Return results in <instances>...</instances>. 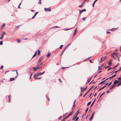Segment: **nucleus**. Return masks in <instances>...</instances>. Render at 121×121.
I'll return each mask as SVG.
<instances>
[{
    "label": "nucleus",
    "instance_id": "obj_1",
    "mask_svg": "<svg viewBox=\"0 0 121 121\" xmlns=\"http://www.w3.org/2000/svg\"><path fill=\"white\" fill-rule=\"evenodd\" d=\"M44 72L45 71H44L43 73H39L37 74H35L34 75V78H36L39 75H40L42 74H43Z\"/></svg>",
    "mask_w": 121,
    "mask_h": 121
},
{
    "label": "nucleus",
    "instance_id": "obj_2",
    "mask_svg": "<svg viewBox=\"0 0 121 121\" xmlns=\"http://www.w3.org/2000/svg\"><path fill=\"white\" fill-rule=\"evenodd\" d=\"M6 33L5 32H3L1 34V36L0 38V39H2L4 37V35Z\"/></svg>",
    "mask_w": 121,
    "mask_h": 121
},
{
    "label": "nucleus",
    "instance_id": "obj_3",
    "mask_svg": "<svg viewBox=\"0 0 121 121\" xmlns=\"http://www.w3.org/2000/svg\"><path fill=\"white\" fill-rule=\"evenodd\" d=\"M44 10L46 11H50L51 10V9L50 8H44Z\"/></svg>",
    "mask_w": 121,
    "mask_h": 121
},
{
    "label": "nucleus",
    "instance_id": "obj_4",
    "mask_svg": "<svg viewBox=\"0 0 121 121\" xmlns=\"http://www.w3.org/2000/svg\"><path fill=\"white\" fill-rule=\"evenodd\" d=\"M108 83H107L106 84H105V86H103L102 87V88H100L99 89V90H98V91H100V90L103 89L105 87L107 86V85H108Z\"/></svg>",
    "mask_w": 121,
    "mask_h": 121
},
{
    "label": "nucleus",
    "instance_id": "obj_5",
    "mask_svg": "<svg viewBox=\"0 0 121 121\" xmlns=\"http://www.w3.org/2000/svg\"><path fill=\"white\" fill-rule=\"evenodd\" d=\"M42 68L41 67H36V68L35 67H33V68L34 69V71H35V70H36L39 69V68H40L41 69Z\"/></svg>",
    "mask_w": 121,
    "mask_h": 121
},
{
    "label": "nucleus",
    "instance_id": "obj_6",
    "mask_svg": "<svg viewBox=\"0 0 121 121\" xmlns=\"http://www.w3.org/2000/svg\"><path fill=\"white\" fill-rule=\"evenodd\" d=\"M106 58V57H104L102 58H101V61L100 62H102L103 61H104V60H105Z\"/></svg>",
    "mask_w": 121,
    "mask_h": 121
},
{
    "label": "nucleus",
    "instance_id": "obj_7",
    "mask_svg": "<svg viewBox=\"0 0 121 121\" xmlns=\"http://www.w3.org/2000/svg\"><path fill=\"white\" fill-rule=\"evenodd\" d=\"M43 57H41L38 60V63H39V62H41L42 59Z\"/></svg>",
    "mask_w": 121,
    "mask_h": 121
},
{
    "label": "nucleus",
    "instance_id": "obj_8",
    "mask_svg": "<svg viewBox=\"0 0 121 121\" xmlns=\"http://www.w3.org/2000/svg\"><path fill=\"white\" fill-rule=\"evenodd\" d=\"M116 85L115 84H113L112 86L110 88V89H111L113 88Z\"/></svg>",
    "mask_w": 121,
    "mask_h": 121
},
{
    "label": "nucleus",
    "instance_id": "obj_9",
    "mask_svg": "<svg viewBox=\"0 0 121 121\" xmlns=\"http://www.w3.org/2000/svg\"><path fill=\"white\" fill-rule=\"evenodd\" d=\"M86 11V10L85 9H83L82 10H79L80 14L82 13V12L85 11Z\"/></svg>",
    "mask_w": 121,
    "mask_h": 121
},
{
    "label": "nucleus",
    "instance_id": "obj_10",
    "mask_svg": "<svg viewBox=\"0 0 121 121\" xmlns=\"http://www.w3.org/2000/svg\"><path fill=\"white\" fill-rule=\"evenodd\" d=\"M72 112H71V113H70L66 117H65V118H68L69 116L71 115L72 114Z\"/></svg>",
    "mask_w": 121,
    "mask_h": 121
},
{
    "label": "nucleus",
    "instance_id": "obj_11",
    "mask_svg": "<svg viewBox=\"0 0 121 121\" xmlns=\"http://www.w3.org/2000/svg\"><path fill=\"white\" fill-rule=\"evenodd\" d=\"M112 59L110 60L108 62V64L109 65H110L112 64Z\"/></svg>",
    "mask_w": 121,
    "mask_h": 121
},
{
    "label": "nucleus",
    "instance_id": "obj_12",
    "mask_svg": "<svg viewBox=\"0 0 121 121\" xmlns=\"http://www.w3.org/2000/svg\"><path fill=\"white\" fill-rule=\"evenodd\" d=\"M79 113V112L78 110L76 113L75 114V116L77 117L78 115V114Z\"/></svg>",
    "mask_w": 121,
    "mask_h": 121
},
{
    "label": "nucleus",
    "instance_id": "obj_13",
    "mask_svg": "<svg viewBox=\"0 0 121 121\" xmlns=\"http://www.w3.org/2000/svg\"><path fill=\"white\" fill-rule=\"evenodd\" d=\"M105 80H104V81H103L101 82H100L99 83V85L100 84H103L105 82Z\"/></svg>",
    "mask_w": 121,
    "mask_h": 121
},
{
    "label": "nucleus",
    "instance_id": "obj_14",
    "mask_svg": "<svg viewBox=\"0 0 121 121\" xmlns=\"http://www.w3.org/2000/svg\"><path fill=\"white\" fill-rule=\"evenodd\" d=\"M37 52L36 51H35V54L33 55V56L32 57V58H33L35 56H36L37 54Z\"/></svg>",
    "mask_w": 121,
    "mask_h": 121
},
{
    "label": "nucleus",
    "instance_id": "obj_15",
    "mask_svg": "<svg viewBox=\"0 0 121 121\" xmlns=\"http://www.w3.org/2000/svg\"><path fill=\"white\" fill-rule=\"evenodd\" d=\"M117 29V28H113L111 29H110L109 30L110 31H113L115 30H116Z\"/></svg>",
    "mask_w": 121,
    "mask_h": 121
},
{
    "label": "nucleus",
    "instance_id": "obj_16",
    "mask_svg": "<svg viewBox=\"0 0 121 121\" xmlns=\"http://www.w3.org/2000/svg\"><path fill=\"white\" fill-rule=\"evenodd\" d=\"M95 99L94 100L93 102L92 103V104H91V105L90 106V107H91L92 105L93 104H94V102L95 101Z\"/></svg>",
    "mask_w": 121,
    "mask_h": 121
},
{
    "label": "nucleus",
    "instance_id": "obj_17",
    "mask_svg": "<svg viewBox=\"0 0 121 121\" xmlns=\"http://www.w3.org/2000/svg\"><path fill=\"white\" fill-rule=\"evenodd\" d=\"M119 82V81L116 80L114 82L113 84H115L116 83H117Z\"/></svg>",
    "mask_w": 121,
    "mask_h": 121
},
{
    "label": "nucleus",
    "instance_id": "obj_18",
    "mask_svg": "<svg viewBox=\"0 0 121 121\" xmlns=\"http://www.w3.org/2000/svg\"><path fill=\"white\" fill-rule=\"evenodd\" d=\"M116 74L112 76L111 77H109V78H110V79H112V78L115 77V76H116Z\"/></svg>",
    "mask_w": 121,
    "mask_h": 121
},
{
    "label": "nucleus",
    "instance_id": "obj_19",
    "mask_svg": "<svg viewBox=\"0 0 121 121\" xmlns=\"http://www.w3.org/2000/svg\"><path fill=\"white\" fill-rule=\"evenodd\" d=\"M13 71H16L17 75H16V77H15V78H17V76L18 74V72H17V70H15Z\"/></svg>",
    "mask_w": 121,
    "mask_h": 121
},
{
    "label": "nucleus",
    "instance_id": "obj_20",
    "mask_svg": "<svg viewBox=\"0 0 121 121\" xmlns=\"http://www.w3.org/2000/svg\"><path fill=\"white\" fill-rule=\"evenodd\" d=\"M77 29L76 28L75 30H74V33L73 34V36H74L75 34V33H76V31H77Z\"/></svg>",
    "mask_w": 121,
    "mask_h": 121
},
{
    "label": "nucleus",
    "instance_id": "obj_21",
    "mask_svg": "<svg viewBox=\"0 0 121 121\" xmlns=\"http://www.w3.org/2000/svg\"><path fill=\"white\" fill-rule=\"evenodd\" d=\"M15 79L14 78H10V81H12L14 80Z\"/></svg>",
    "mask_w": 121,
    "mask_h": 121
},
{
    "label": "nucleus",
    "instance_id": "obj_22",
    "mask_svg": "<svg viewBox=\"0 0 121 121\" xmlns=\"http://www.w3.org/2000/svg\"><path fill=\"white\" fill-rule=\"evenodd\" d=\"M42 65V63L41 62H39L37 63V66H39Z\"/></svg>",
    "mask_w": 121,
    "mask_h": 121
},
{
    "label": "nucleus",
    "instance_id": "obj_23",
    "mask_svg": "<svg viewBox=\"0 0 121 121\" xmlns=\"http://www.w3.org/2000/svg\"><path fill=\"white\" fill-rule=\"evenodd\" d=\"M83 4L84 3H82L80 5H79V7L80 8L82 7L83 6Z\"/></svg>",
    "mask_w": 121,
    "mask_h": 121
},
{
    "label": "nucleus",
    "instance_id": "obj_24",
    "mask_svg": "<svg viewBox=\"0 0 121 121\" xmlns=\"http://www.w3.org/2000/svg\"><path fill=\"white\" fill-rule=\"evenodd\" d=\"M8 98H9V100L8 102H9L10 100V95H9L8 96Z\"/></svg>",
    "mask_w": 121,
    "mask_h": 121
},
{
    "label": "nucleus",
    "instance_id": "obj_25",
    "mask_svg": "<svg viewBox=\"0 0 121 121\" xmlns=\"http://www.w3.org/2000/svg\"><path fill=\"white\" fill-rule=\"evenodd\" d=\"M51 54L49 53V52L48 53V54L47 55V57H48Z\"/></svg>",
    "mask_w": 121,
    "mask_h": 121
},
{
    "label": "nucleus",
    "instance_id": "obj_26",
    "mask_svg": "<svg viewBox=\"0 0 121 121\" xmlns=\"http://www.w3.org/2000/svg\"><path fill=\"white\" fill-rule=\"evenodd\" d=\"M35 80H36L37 79H40L41 78V77H40V78H35Z\"/></svg>",
    "mask_w": 121,
    "mask_h": 121
},
{
    "label": "nucleus",
    "instance_id": "obj_27",
    "mask_svg": "<svg viewBox=\"0 0 121 121\" xmlns=\"http://www.w3.org/2000/svg\"><path fill=\"white\" fill-rule=\"evenodd\" d=\"M121 85V82H120L117 85V86H119Z\"/></svg>",
    "mask_w": 121,
    "mask_h": 121
},
{
    "label": "nucleus",
    "instance_id": "obj_28",
    "mask_svg": "<svg viewBox=\"0 0 121 121\" xmlns=\"http://www.w3.org/2000/svg\"><path fill=\"white\" fill-rule=\"evenodd\" d=\"M105 93V92H104L103 93H102L100 96L99 98L101 97V96L104 94Z\"/></svg>",
    "mask_w": 121,
    "mask_h": 121
},
{
    "label": "nucleus",
    "instance_id": "obj_29",
    "mask_svg": "<svg viewBox=\"0 0 121 121\" xmlns=\"http://www.w3.org/2000/svg\"><path fill=\"white\" fill-rule=\"evenodd\" d=\"M119 64V63H118L117 64V65L115 66L114 67H113V69H114L115 68H116Z\"/></svg>",
    "mask_w": 121,
    "mask_h": 121
},
{
    "label": "nucleus",
    "instance_id": "obj_30",
    "mask_svg": "<svg viewBox=\"0 0 121 121\" xmlns=\"http://www.w3.org/2000/svg\"><path fill=\"white\" fill-rule=\"evenodd\" d=\"M91 101H90V102H89L87 104V106H88L90 104H91Z\"/></svg>",
    "mask_w": 121,
    "mask_h": 121
},
{
    "label": "nucleus",
    "instance_id": "obj_31",
    "mask_svg": "<svg viewBox=\"0 0 121 121\" xmlns=\"http://www.w3.org/2000/svg\"><path fill=\"white\" fill-rule=\"evenodd\" d=\"M93 118V117H92V116H91V118H90V121H91L92 120V119Z\"/></svg>",
    "mask_w": 121,
    "mask_h": 121
},
{
    "label": "nucleus",
    "instance_id": "obj_32",
    "mask_svg": "<svg viewBox=\"0 0 121 121\" xmlns=\"http://www.w3.org/2000/svg\"><path fill=\"white\" fill-rule=\"evenodd\" d=\"M86 17H83L82 18V19L84 21H85L86 19Z\"/></svg>",
    "mask_w": 121,
    "mask_h": 121
},
{
    "label": "nucleus",
    "instance_id": "obj_33",
    "mask_svg": "<svg viewBox=\"0 0 121 121\" xmlns=\"http://www.w3.org/2000/svg\"><path fill=\"white\" fill-rule=\"evenodd\" d=\"M5 25V24H3L2 25V27H4Z\"/></svg>",
    "mask_w": 121,
    "mask_h": 121
},
{
    "label": "nucleus",
    "instance_id": "obj_34",
    "mask_svg": "<svg viewBox=\"0 0 121 121\" xmlns=\"http://www.w3.org/2000/svg\"><path fill=\"white\" fill-rule=\"evenodd\" d=\"M38 13L37 12H36L35 13V14L34 15V17H35L36 15Z\"/></svg>",
    "mask_w": 121,
    "mask_h": 121
},
{
    "label": "nucleus",
    "instance_id": "obj_35",
    "mask_svg": "<svg viewBox=\"0 0 121 121\" xmlns=\"http://www.w3.org/2000/svg\"><path fill=\"white\" fill-rule=\"evenodd\" d=\"M3 44L2 41H1L0 42V45H2Z\"/></svg>",
    "mask_w": 121,
    "mask_h": 121
},
{
    "label": "nucleus",
    "instance_id": "obj_36",
    "mask_svg": "<svg viewBox=\"0 0 121 121\" xmlns=\"http://www.w3.org/2000/svg\"><path fill=\"white\" fill-rule=\"evenodd\" d=\"M88 107L86 109V111H85V113H86L88 111Z\"/></svg>",
    "mask_w": 121,
    "mask_h": 121
},
{
    "label": "nucleus",
    "instance_id": "obj_37",
    "mask_svg": "<svg viewBox=\"0 0 121 121\" xmlns=\"http://www.w3.org/2000/svg\"><path fill=\"white\" fill-rule=\"evenodd\" d=\"M117 53L115 52V53H113L112 54V55H116V56H117Z\"/></svg>",
    "mask_w": 121,
    "mask_h": 121
},
{
    "label": "nucleus",
    "instance_id": "obj_38",
    "mask_svg": "<svg viewBox=\"0 0 121 121\" xmlns=\"http://www.w3.org/2000/svg\"><path fill=\"white\" fill-rule=\"evenodd\" d=\"M119 70H117L116 71H115V72H113L112 73H117V72H118V71H119Z\"/></svg>",
    "mask_w": 121,
    "mask_h": 121
},
{
    "label": "nucleus",
    "instance_id": "obj_39",
    "mask_svg": "<svg viewBox=\"0 0 121 121\" xmlns=\"http://www.w3.org/2000/svg\"><path fill=\"white\" fill-rule=\"evenodd\" d=\"M78 119V117H77L76 119H75V121H77Z\"/></svg>",
    "mask_w": 121,
    "mask_h": 121
},
{
    "label": "nucleus",
    "instance_id": "obj_40",
    "mask_svg": "<svg viewBox=\"0 0 121 121\" xmlns=\"http://www.w3.org/2000/svg\"><path fill=\"white\" fill-rule=\"evenodd\" d=\"M38 53L37 54L38 55L40 53V52L39 50H38Z\"/></svg>",
    "mask_w": 121,
    "mask_h": 121
},
{
    "label": "nucleus",
    "instance_id": "obj_41",
    "mask_svg": "<svg viewBox=\"0 0 121 121\" xmlns=\"http://www.w3.org/2000/svg\"><path fill=\"white\" fill-rule=\"evenodd\" d=\"M21 3L19 4V5H18V8H20V5H21Z\"/></svg>",
    "mask_w": 121,
    "mask_h": 121
},
{
    "label": "nucleus",
    "instance_id": "obj_42",
    "mask_svg": "<svg viewBox=\"0 0 121 121\" xmlns=\"http://www.w3.org/2000/svg\"><path fill=\"white\" fill-rule=\"evenodd\" d=\"M61 117H62V116H60L59 117L58 120H59L61 118Z\"/></svg>",
    "mask_w": 121,
    "mask_h": 121
},
{
    "label": "nucleus",
    "instance_id": "obj_43",
    "mask_svg": "<svg viewBox=\"0 0 121 121\" xmlns=\"http://www.w3.org/2000/svg\"><path fill=\"white\" fill-rule=\"evenodd\" d=\"M116 56L117 58L118 59V60L119 61H120V59H119V57L117 56Z\"/></svg>",
    "mask_w": 121,
    "mask_h": 121
},
{
    "label": "nucleus",
    "instance_id": "obj_44",
    "mask_svg": "<svg viewBox=\"0 0 121 121\" xmlns=\"http://www.w3.org/2000/svg\"><path fill=\"white\" fill-rule=\"evenodd\" d=\"M72 29V28H70V29H65V30H69L71 29Z\"/></svg>",
    "mask_w": 121,
    "mask_h": 121
},
{
    "label": "nucleus",
    "instance_id": "obj_45",
    "mask_svg": "<svg viewBox=\"0 0 121 121\" xmlns=\"http://www.w3.org/2000/svg\"><path fill=\"white\" fill-rule=\"evenodd\" d=\"M87 87V86H86V88H84L83 89V91H85V90H86V88Z\"/></svg>",
    "mask_w": 121,
    "mask_h": 121
},
{
    "label": "nucleus",
    "instance_id": "obj_46",
    "mask_svg": "<svg viewBox=\"0 0 121 121\" xmlns=\"http://www.w3.org/2000/svg\"><path fill=\"white\" fill-rule=\"evenodd\" d=\"M76 117V116H75L74 117H73V118L72 119V120H74L75 119L76 117Z\"/></svg>",
    "mask_w": 121,
    "mask_h": 121
},
{
    "label": "nucleus",
    "instance_id": "obj_47",
    "mask_svg": "<svg viewBox=\"0 0 121 121\" xmlns=\"http://www.w3.org/2000/svg\"><path fill=\"white\" fill-rule=\"evenodd\" d=\"M46 97H47V99L48 100V101H49L50 100L49 98L47 96H46Z\"/></svg>",
    "mask_w": 121,
    "mask_h": 121
},
{
    "label": "nucleus",
    "instance_id": "obj_48",
    "mask_svg": "<svg viewBox=\"0 0 121 121\" xmlns=\"http://www.w3.org/2000/svg\"><path fill=\"white\" fill-rule=\"evenodd\" d=\"M117 79L118 80L121 79V77L120 78H117Z\"/></svg>",
    "mask_w": 121,
    "mask_h": 121
},
{
    "label": "nucleus",
    "instance_id": "obj_49",
    "mask_svg": "<svg viewBox=\"0 0 121 121\" xmlns=\"http://www.w3.org/2000/svg\"><path fill=\"white\" fill-rule=\"evenodd\" d=\"M63 46V45H61L60 46V47H59V48H60H60H61V47H62Z\"/></svg>",
    "mask_w": 121,
    "mask_h": 121
},
{
    "label": "nucleus",
    "instance_id": "obj_50",
    "mask_svg": "<svg viewBox=\"0 0 121 121\" xmlns=\"http://www.w3.org/2000/svg\"><path fill=\"white\" fill-rule=\"evenodd\" d=\"M112 69V68H109V69H108V71H109L110 69Z\"/></svg>",
    "mask_w": 121,
    "mask_h": 121
},
{
    "label": "nucleus",
    "instance_id": "obj_51",
    "mask_svg": "<svg viewBox=\"0 0 121 121\" xmlns=\"http://www.w3.org/2000/svg\"><path fill=\"white\" fill-rule=\"evenodd\" d=\"M112 82H111L109 84H108V86L111 85L112 84Z\"/></svg>",
    "mask_w": 121,
    "mask_h": 121
},
{
    "label": "nucleus",
    "instance_id": "obj_52",
    "mask_svg": "<svg viewBox=\"0 0 121 121\" xmlns=\"http://www.w3.org/2000/svg\"><path fill=\"white\" fill-rule=\"evenodd\" d=\"M87 92H86V93L85 94H84V95L83 96V97H84V96H85L86 95V94H87Z\"/></svg>",
    "mask_w": 121,
    "mask_h": 121
},
{
    "label": "nucleus",
    "instance_id": "obj_53",
    "mask_svg": "<svg viewBox=\"0 0 121 121\" xmlns=\"http://www.w3.org/2000/svg\"><path fill=\"white\" fill-rule=\"evenodd\" d=\"M17 41L18 43H20V40L18 39L17 40Z\"/></svg>",
    "mask_w": 121,
    "mask_h": 121
},
{
    "label": "nucleus",
    "instance_id": "obj_54",
    "mask_svg": "<svg viewBox=\"0 0 121 121\" xmlns=\"http://www.w3.org/2000/svg\"><path fill=\"white\" fill-rule=\"evenodd\" d=\"M86 0H84V1H83V3H84H84L86 1Z\"/></svg>",
    "mask_w": 121,
    "mask_h": 121
},
{
    "label": "nucleus",
    "instance_id": "obj_55",
    "mask_svg": "<svg viewBox=\"0 0 121 121\" xmlns=\"http://www.w3.org/2000/svg\"><path fill=\"white\" fill-rule=\"evenodd\" d=\"M109 90H107V91H106V92L107 93H108L109 92Z\"/></svg>",
    "mask_w": 121,
    "mask_h": 121
},
{
    "label": "nucleus",
    "instance_id": "obj_56",
    "mask_svg": "<svg viewBox=\"0 0 121 121\" xmlns=\"http://www.w3.org/2000/svg\"><path fill=\"white\" fill-rule=\"evenodd\" d=\"M3 65H2V66H1V67H0V69H2V68H3Z\"/></svg>",
    "mask_w": 121,
    "mask_h": 121
},
{
    "label": "nucleus",
    "instance_id": "obj_57",
    "mask_svg": "<svg viewBox=\"0 0 121 121\" xmlns=\"http://www.w3.org/2000/svg\"><path fill=\"white\" fill-rule=\"evenodd\" d=\"M94 112H93V113L92 114V115L91 116H92V117H93V116L94 115Z\"/></svg>",
    "mask_w": 121,
    "mask_h": 121
},
{
    "label": "nucleus",
    "instance_id": "obj_58",
    "mask_svg": "<svg viewBox=\"0 0 121 121\" xmlns=\"http://www.w3.org/2000/svg\"><path fill=\"white\" fill-rule=\"evenodd\" d=\"M112 56L114 59H115V58H114V56L112 55Z\"/></svg>",
    "mask_w": 121,
    "mask_h": 121
},
{
    "label": "nucleus",
    "instance_id": "obj_59",
    "mask_svg": "<svg viewBox=\"0 0 121 121\" xmlns=\"http://www.w3.org/2000/svg\"><path fill=\"white\" fill-rule=\"evenodd\" d=\"M67 67H62V69H65V68H67Z\"/></svg>",
    "mask_w": 121,
    "mask_h": 121
},
{
    "label": "nucleus",
    "instance_id": "obj_60",
    "mask_svg": "<svg viewBox=\"0 0 121 121\" xmlns=\"http://www.w3.org/2000/svg\"><path fill=\"white\" fill-rule=\"evenodd\" d=\"M39 3L40 4H41V1H39Z\"/></svg>",
    "mask_w": 121,
    "mask_h": 121
},
{
    "label": "nucleus",
    "instance_id": "obj_61",
    "mask_svg": "<svg viewBox=\"0 0 121 121\" xmlns=\"http://www.w3.org/2000/svg\"><path fill=\"white\" fill-rule=\"evenodd\" d=\"M106 33H110V32L109 31H107Z\"/></svg>",
    "mask_w": 121,
    "mask_h": 121
},
{
    "label": "nucleus",
    "instance_id": "obj_62",
    "mask_svg": "<svg viewBox=\"0 0 121 121\" xmlns=\"http://www.w3.org/2000/svg\"><path fill=\"white\" fill-rule=\"evenodd\" d=\"M83 88V87H82V86H81V90H82V88Z\"/></svg>",
    "mask_w": 121,
    "mask_h": 121
},
{
    "label": "nucleus",
    "instance_id": "obj_63",
    "mask_svg": "<svg viewBox=\"0 0 121 121\" xmlns=\"http://www.w3.org/2000/svg\"><path fill=\"white\" fill-rule=\"evenodd\" d=\"M119 70H121V67L119 68Z\"/></svg>",
    "mask_w": 121,
    "mask_h": 121
},
{
    "label": "nucleus",
    "instance_id": "obj_64",
    "mask_svg": "<svg viewBox=\"0 0 121 121\" xmlns=\"http://www.w3.org/2000/svg\"><path fill=\"white\" fill-rule=\"evenodd\" d=\"M120 51L121 52V47H120Z\"/></svg>",
    "mask_w": 121,
    "mask_h": 121
}]
</instances>
